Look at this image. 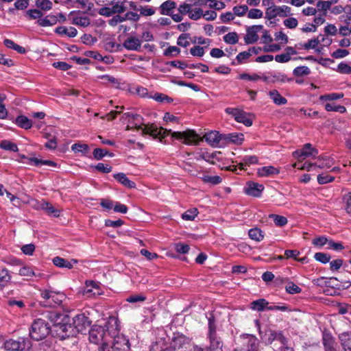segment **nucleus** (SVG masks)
<instances>
[{
	"instance_id": "nucleus-1",
	"label": "nucleus",
	"mask_w": 351,
	"mask_h": 351,
	"mask_svg": "<svg viewBox=\"0 0 351 351\" xmlns=\"http://www.w3.org/2000/svg\"><path fill=\"white\" fill-rule=\"evenodd\" d=\"M126 117H131L134 121V125L137 126V130H142L143 134H149L154 139H158L160 142L166 143L163 139L171 135V138H175L179 141H182L183 143L186 145L196 144L198 135L192 130H187L184 132H173L171 130H167L162 127L158 128L156 125L152 123L144 125L143 118L138 114H133L132 112H127L125 114Z\"/></svg>"
},
{
	"instance_id": "nucleus-2",
	"label": "nucleus",
	"mask_w": 351,
	"mask_h": 351,
	"mask_svg": "<svg viewBox=\"0 0 351 351\" xmlns=\"http://www.w3.org/2000/svg\"><path fill=\"white\" fill-rule=\"evenodd\" d=\"M107 330L110 337L113 339L112 343L110 345L104 342L99 346V351H129L130 350L129 339L124 335L119 334V327L116 318H110Z\"/></svg>"
},
{
	"instance_id": "nucleus-3",
	"label": "nucleus",
	"mask_w": 351,
	"mask_h": 351,
	"mask_svg": "<svg viewBox=\"0 0 351 351\" xmlns=\"http://www.w3.org/2000/svg\"><path fill=\"white\" fill-rule=\"evenodd\" d=\"M51 328L48 322L43 318L35 319L29 328L30 338L34 341L45 339L49 334H51Z\"/></svg>"
},
{
	"instance_id": "nucleus-4",
	"label": "nucleus",
	"mask_w": 351,
	"mask_h": 351,
	"mask_svg": "<svg viewBox=\"0 0 351 351\" xmlns=\"http://www.w3.org/2000/svg\"><path fill=\"white\" fill-rule=\"evenodd\" d=\"M32 347V341L27 337L10 338L5 340L3 343V348L6 351H29Z\"/></svg>"
},
{
	"instance_id": "nucleus-5",
	"label": "nucleus",
	"mask_w": 351,
	"mask_h": 351,
	"mask_svg": "<svg viewBox=\"0 0 351 351\" xmlns=\"http://www.w3.org/2000/svg\"><path fill=\"white\" fill-rule=\"evenodd\" d=\"M41 296L44 299L40 303L44 306L55 308L60 306L66 299V295L60 291L45 290L42 291Z\"/></svg>"
},
{
	"instance_id": "nucleus-6",
	"label": "nucleus",
	"mask_w": 351,
	"mask_h": 351,
	"mask_svg": "<svg viewBox=\"0 0 351 351\" xmlns=\"http://www.w3.org/2000/svg\"><path fill=\"white\" fill-rule=\"evenodd\" d=\"M125 0H106V6L101 8L98 13L104 16H110L115 14L123 13L125 10Z\"/></svg>"
},
{
	"instance_id": "nucleus-7",
	"label": "nucleus",
	"mask_w": 351,
	"mask_h": 351,
	"mask_svg": "<svg viewBox=\"0 0 351 351\" xmlns=\"http://www.w3.org/2000/svg\"><path fill=\"white\" fill-rule=\"evenodd\" d=\"M51 335L61 340L66 339L76 335V330L70 322H62L61 324L51 328Z\"/></svg>"
},
{
	"instance_id": "nucleus-8",
	"label": "nucleus",
	"mask_w": 351,
	"mask_h": 351,
	"mask_svg": "<svg viewBox=\"0 0 351 351\" xmlns=\"http://www.w3.org/2000/svg\"><path fill=\"white\" fill-rule=\"evenodd\" d=\"M210 346L207 351H222V342L217 335L216 326L213 316L208 317V333Z\"/></svg>"
},
{
	"instance_id": "nucleus-9",
	"label": "nucleus",
	"mask_w": 351,
	"mask_h": 351,
	"mask_svg": "<svg viewBox=\"0 0 351 351\" xmlns=\"http://www.w3.org/2000/svg\"><path fill=\"white\" fill-rule=\"evenodd\" d=\"M108 324V322L104 327L98 325H94L92 326L89 330L88 338L90 342L95 344H99L100 343L102 344L104 342L106 343L108 340V337H110L107 330Z\"/></svg>"
},
{
	"instance_id": "nucleus-10",
	"label": "nucleus",
	"mask_w": 351,
	"mask_h": 351,
	"mask_svg": "<svg viewBox=\"0 0 351 351\" xmlns=\"http://www.w3.org/2000/svg\"><path fill=\"white\" fill-rule=\"evenodd\" d=\"M263 81L267 83L285 84L293 80L292 77H288L287 75L282 72L272 71L265 73L262 75Z\"/></svg>"
},
{
	"instance_id": "nucleus-11",
	"label": "nucleus",
	"mask_w": 351,
	"mask_h": 351,
	"mask_svg": "<svg viewBox=\"0 0 351 351\" xmlns=\"http://www.w3.org/2000/svg\"><path fill=\"white\" fill-rule=\"evenodd\" d=\"M317 154V149L313 147L311 143H306L302 149L293 152V156L298 160H303L308 157L315 158Z\"/></svg>"
},
{
	"instance_id": "nucleus-12",
	"label": "nucleus",
	"mask_w": 351,
	"mask_h": 351,
	"mask_svg": "<svg viewBox=\"0 0 351 351\" xmlns=\"http://www.w3.org/2000/svg\"><path fill=\"white\" fill-rule=\"evenodd\" d=\"M291 8L287 5L277 6L274 5L272 8H267L266 9L265 14L268 19H273L278 16L285 17L291 15Z\"/></svg>"
},
{
	"instance_id": "nucleus-13",
	"label": "nucleus",
	"mask_w": 351,
	"mask_h": 351,
	"mask_svg": "<svg viewBox=\"0 0 351 351\" xmlns=\"http://www.w3.org/2000/svg\"><path fill=\"white\" fill-rule=\"evenodd\" d=\"M90 324L89 317L84 313L77 314L73 318L72 326L76 330V335L79 332L82 333Z\"/></svg>"
},
{
	"instance_id": "nucleus-14",
	"label": "nucleus",
	"mask_w": 351,
	"mask_h": 351,
	"mask_svg": "<svg viewBox=\"0 0 351 351\" xmlns=\"http://www.w3.org/2000/svg\"><path fill=\"white\" fill-rule=\"evenodd\" d=\"M189 342L184 336L177 337L173 339L169 348L162 349V351H189Z\"/></svg>"
},
{
	"instance_id": "nucleus-15",
	"label": "nucleus",
	"mask_w": 351,
	"mask_h": 351,
	"mask_svg": "<svg viewBox=\"0 0 351 351\" xmlns=\"http://www.w3.org/2000/svg\"><path fill=\"white\" fill-rule=\"evenodd\" d=\"M264 189L265 187L262 184L253 181H248L246 182L244 191L249 196L253 197H261Z\"/></svg>"
},
{
	"instance_id": "nucleus-16",
	"label": "nucleus",
	"mask_w": 351,
	"mask_h": 351,
	"mask_svg": "<svg viewBox=\"0 0 351 351\" xmlns=\"http://www.w3.org/2000/svg\"><path fill=\"white\" fill-rule=\"evenodd\" d=\"M43 316L53 324V327L61 324L62 322H70L69 315L57 311H46Z\"/></svg>"
},
{
	"instance_id": "nucleus-17",
	"label": "nucleus",
	"mask_w": 351,
	"mask_h": 351,
	"mask_svg": "<svg viewBox=\"0 0 351 351\" xmlns=\"http://www.w3.org/2000/svg\"><path fill=\"white\" fill-rule=\"evenodd\" d=\"M223 134L217 131H211L204 135L205 141L212 147H217L223 145Z\"/></svg>"
},
{
	"instance_id": "nucleus-18",
	"label": "nucleus",
	"mask_w": 351,
	"mask_h": 351,
	"mask_svg": "<svg viewBox=\"0 0 351 351\" xmlns=\"http://www.w3.org/2000/svg\"><path fill=\"white\" fill-rule=\"evenodd\" d=\"M263 25H254L247 29V34L244 38L245 41L247 44L254 43L257 41L258 36V32L263 29Z\"/></svg>"
},
{
	"instance_id": "nucleus-19",
	"label": "nucleus",
	"mask_w": 351,
	"mask_h": 351,
	"mask_svg": "<svg viewBox=\"0 0 351 351\" xmlns=\"http://www.w3.org/2000/svg\"><path fill=\"white\" fill-rule=\"evenodd\" d=\"M141 40L134 36H130L125 40L123 47L130 51H139L141 47Z\"/></svg>"
},
{
	"instance_id": "nucleus-20",
	"label": "nucleus",
	"mask_w": 351,
	"mask_h": 351,
	"mask_svg": "<svg viewBox=\"0 0 351 351\" xmlns=\"http://www.w3.org/2000/svg\"><path fill=\"white\" fill-rule=\"evenodd\" d=\"M243 341L246 343V351L258 350V340L254 335L243 333Z\"/></svg>"
},
{
	"instance_id": "nucleus-21",
	"label": "nucleus",
	"mask_w": 351,
	"mask_h": 351,
	"mask_svg": "<svg viewBox=\"0 0 351 351\" xmlns=\"http://www.w3.org/2000/svg\"><path fill=\"white\" fill-rule=\"evenodd\" d=\"M322 342L325 351H337V343L330 333L324 332L323 334Z\"/></svg>"
},
{
	"instance_id": "nucleus-22",
	"label": "nucleus",
	"mask_w": 351,
	"mask_h": 351,
	"mask_svg": "<svg viewBox=\"0 0 351 351\" xmlns=\"http://www.w3.org/2000/svg\"><path fill=\"white\" fill-rule=\"evenodd\" d=\"M113 177L119 183L128 189H134L136 184L130 180L124 173H118L113 175Z\"/></svg>"
},
{
	"instance_id": "nucleus-23",
	"label": "nucleus",
	"mask_w": 351,
	"mask_h": 351,
	"mask_svg": "<svg viewBox=\"0 0 351 351\" xmlns=\"http://www.w3.org/2000/svg\"><path fill=\"white\" fill-rule=\"evenodd\" d=\"M55 33L60 36L66 35L69 38H74L77 36V31L73 27L59 26L56 28Z\"/></svg>"
},
{
	"instance_id": "nucleus-24",
	"label": "nucleus",
	"mask_w": 351,
	"mask_h": 351,
	"mask_svg": "<svg viewBox=\"0 0 351 351\" xmlns=\"http://www.w3.org/2000/svg\"><path fill=\"white\" fill-rule=\"evenodd\" d=\"M279 173V169L274 166H265L258 168L257 170V174L259 177H268L273 175H277Z\"/></svg>"
},
{
	"instance_id": "nucleus-25",
	"label": "nucleus",
	"mask_w": 351,
	"mask_h": 351,
	"mask_svg": "<svg viewBox=\"0 0 351 351\" xmlns=\"http://www.w3.org/2000/svg\"><path fill=\"white\" fill-rule=\"evenodd\" d=\"M176 8V3L175 1L168 0L163 2L160 6V12L162 15L169 16L173 13V10Z\"/></svg>"
},
{
	"instance_id": "nucleus-26",
	"label": "nucleus",
	"mask_w": 351,
	"mask_h": 351,
	"mask_svg": "<svg viewBox=\"0 0 351 351\" xmlns=\"http://www.w3.org/2000/svg\"><path fill=\"white\" fill-rule=\"evenodd\" d=\"M339 338L344 351H351V332H343Z\"/></svg>"
},
{
	"instance_id": "nucleus-27",
	"label": "nucleus",
	"mask_w": 351,
	"mask_h": 351,
	"mask_svg": "<svg viewBox=\"0 0 351 351\" xmlns=\"http://www.w3.org/2000/svg\"><path fill=\"white\" fill-rule=\"evenodd\" d=\"M223 142L225 143L241 144V138L239 133L223 134Z\"/></svg>"
},
{
	"instance_id": "nucleus-28",
	"label": "nucleus",
	"mask_w": 351,
	"mask_h": 351,
	"mask_svg": "<svg viewBox=\"0 0 351 351\" xmlns=\"http://www.w3.org/2000/svg\"><path fill=\"white\" fill-rule=\"evenodd\" d=\"M268 304L269 302L266 300L261 298L251 302L250 308L252 310L261 312L263 311L264 310H267Z\"/></svg>"
},
{
	"instance_id": "nucleus-29",
	"label": "nucleus",
	"mask_w": 351,
	"mask_h": 351,
	"mask_svg": "<svg viewBox=\"0 0 351 351\" xmlns=\"http://www.w3.org/2000/svg\"><path fill=\"white\" fill-rule=\"evenodd\" d=\"M269 96L276 105L281 106L287 103V99L281 96L277 90H272L269 91Z\"/></svg>"
},
{
	"instance_id": "nucleus-30",
	"label": "nucleus",
	"mask_w": 351,
	"mask_h": 351,
	"mask_svg": "<svg viewBox=\"0 0 351 351\" xmlns=\"http://www.w3.org/2000/svg\"><path fill=\"white\" fill-rule=\"evenodd\" d=\"M16 124L25 130L30 129L32 126V121L24 115H19L16 118Z\"/></svg>"
},
{
	"instance_id": "nucleus-31",
	"label": "nucleus",
	"mask_w": 351,
	"mask_h": 351,
	"mask_svg": "<svg viewBox=\"0 0 351 351\" xmlns=\"http://www.w3.org/2000/svg\"><path fill=\"white\" fill-rule=\"evenodd\" d=\"M40 208L47 212V214L53 216L58 217L60 211L56 209L49 202L43 201L40 203Z\"/></svg>"
},
{
	"instance_id": "nucleus-32",
	"label": "nucleus",
	"mask_w": 351,
	"mask_h": 351,
	"mask_svg": "<svg viewBox=\"0 0 351 351\" xmlns=\"http://www.w3.org/2000/svg\"><path fill=\"white\" fill-rule=\"evenodd\" d=\"M271 337L269 339V343H271L274 341H279L281 344V348H284L285 346H287V339L285 337V336L281 332H271Z\"/></svg>"
},
{
	"instance_id": "nucleus-33",
	"label": "nucleus",
	"mask_w": 351,
	"mask_h": 351,
	"mask_svg": "<svg viewBox=\"0 0 351 351\" xmlns=\"http://www.w3.org/2000/svg\"><path fill=\"white\" fill-rule=\"evenodd\" d=\"M248 235L251 239L258 242L262 241L264 238L263 232L258 228L250 229L248 231Z\"/></svg>"
},
{
	"instance_id": "nucleus-34",
	"label": "nucleus",
	"mask_w": 351,
	"mask_h": 351,
	"mask_svg": "<svg viewBox=\"0 0 351 351\" xmlns=\"http://www.w3.org/2000/svg\"><path fill=\"white\" fill-rule=\"evenodd\" d=\"M52 261L54 265H56V267L67 269L73 268V265L71 262H69L66 259L61 258L60 256L54 257Z\"/></svg>"
},
{
	"instance_id": "nucleus-35",
	"label": "nucleus",
	"mask_w": 351,
	"mask_h": 351,
	"mask_svg": "<svg viewBox=\"0 0 351 351\" xmlns=\"http://www.w3.org/2000/svg\"><path fill=\"white\" fill-rule=\"evenodd\" d=\"M269 218L273 219L275 225L278 227H283L288 223L287 218L282 215L270 214Z\"/></svg>"
},
{
	"instance_id": "nucleus-36",
	"label": "nucleus",
	"mask_w": 351,
	"mask_h": 351,
	"mask_svg": "<svg viewBox=\"0 0 351 351\" xmlns=\"http://www.w3.org/2000/svg\"><path fill=\"white\" fill-rule=\"evenodd\" d=\"M334 164V160L330 157H323L319 159V164L316 165L320 169H330Z\"/></svg>"
},
{
	"instance_id": "nucleus-37",
	"label": "nucleus",
	"mask_w": 351,
	"mask_h": 351,
	"mask_svg": "<svg viewBox=\"0 0 351 351\" xmlns=\"http://www.w3.org/2000/svg\"><path fill=\"white\" fill-rule=\"evenodd\" d=\"M201 179L204 182L210 184L211 185H217L221 182L222 179L219 176L204 175Z\"/></svg>"
},
{
	"instance_id": "nucleus-38",
	"label": "nucleus",
	"mask_w": 351,
	"mask_h": 351,
	"mask_svg": "<svg viewBox=\"0 0 351 351\" xmlns=\"http://www.w3.org/2000/svg\"><path fill=\"white\" fill-rule=\"evenodd\" d=\"M0 147L4 150L17 152L19 148L16 144L8 141L3 140L0 143Z\"/></svg>"
},
{
	"instance_id": "nucleus-39",
	"label": "nucleus",
	"mask_w": 351,
	"mask_h": 351,
	"mask_svg": "<svg viewBox=\"0 0 351 351\" xmlns=\"http://www.w3.org/2000/svg\"><path fill=\"white\" fill-rule=\"evenodd\" d=\"M324 108L326 111L330 112H338L339 113H344L346 111V108L343 106L335 105V104L327 103L324 105Z\"/></svg>"
},
{
	"instance_id": "nucleus-40",
	"label": "nucleus",
	"mask_w": 351,
	"mask_h": 351,
	"mask_svg": "<svg viewBox=\"0 0 351 351\" xmlns=\"http://www.w3.org/2000/svg\"><path fill=\"white\" fill-rule=\"evenodd\" d=\"M311 73L310 69L306 66H300L295 67L293 71V74L296 77L308 75Z\"/></svg>"
},
{
	"instance_id": "nucleus-41",
	"label": "nucleus",
	"mask_w": 351,
	"mask_h": 351,
	"mask_svg": "<svg viewBox=\"0 0 351 351\" xmlns=\"http://www.w3.org/2000/svg\"><path fill=\"white\" fill-rule=\"evenodd\" d=\"M225 111L234 117L238 123H241V112L240 110L236 108H227Z\"/></svg>"
},
{
	"instance_id": "nucleus-42",
	"label": "nucleus",
	"mask_w": 351,
	"mask_h": 351,
	"mask_svg": "<svg viewBox=\"0 0 351 351\" xmlns=\"http://www.w3.org/2000/svg\"><path fill=\"white\" fill-rule=\"evenodd\" d=\"M36 5L43 10H49L52 8L53 3L50 0H36Z\"/></svg>"
},
{
	"instance_id": "nucleus-43",
	"label": "nucleus",
	"mask_w": 351,
	"mask_h": 351,
	"mask_svg": "<svg viewBox=\"0 0 351 351\" xmlns=\"http://www.w3.org/2000/svg\"><path fill=\"white\" fill-rule=\"evenodd\" d=\"M198 214L197 208H192L186 210L182 215V218L186 221H193Z\"/></svg>"
},
{
	"instance_id": "nucleus-44",
	"label": "nucleus",
	"mask_w": 351,
	"mask_h": 351,
	"mask_svg": "<svg viewBox=\"0 0 351 351\" xmlns=\"http://www.w3.org/2000/svg\"><path fill=\"white\" fill-rule=\"evenodd\" d=\"M343 97V93H333L321 95L319 97V99L321 101H334V100L340 99Z\"/></svg>"
},
{
	"instance_id": "nucleus-45",
	"label": "nucleus",
	"mask_w": 351,
	"mask_h": 351,
	"mask_svg": "<svg viewBox=\"0 0 351 351\" xmlns=\"http://www.w3.org/2000/svg\"><path fill=\"white\" fill-rule=\"evenodd\" d=\"M19 274L21 276L26 277L27 279L31 278L35 275L32 268L28 266L21 267L19 271Z\"/></svg>"
},
{
	"instance_id": "nucleus-46",
	"label": "nucleus",
	"mask_w": 351,
	"mask_h": 351,
	"mask_svg": "<svg viewBox=\"0 0 351 351\" xmlns=\"http://www.w3.org/2000/svg\"><path fill=\"white\" fill-rule=\"evenodd\" d=\"M223 40L228 44L234 45L238 43L239 36L236 32H230L223 36Z\"/></svg>"
},
{
	"instance_id": "nucleus-47",
	"label": "nucleus",
	"mask_w": 351,
	"mask_h": 351,
	"mask_svg": "<svg viewBox=\"0 0 351 351\" xmlns=\"http://www.w3.org/2000/svg\"><path fill=\"white\" fill-rule=\"evenodd\" d=\"M317 179L319 184H325L333 182L335 177L328 174L321 173L317 176Z\"/></svg>"
},
{
	"instance_id": "nucleus-48",
	"label": "nucleus",
	"mask_w": 351,
	"mask_h": 351,
	"mask_svg": "<svg viewBox=\"0 0 351 351\" xmlns=\"http://www.w3.org/2000/svg\"><path fill=\"white\" fill-rule=\"evenodd\" d=\"M71 149L74 152H81L83 154H86L88 152V146L86 144L75 143L72 145Z\"/></svg>"
},
{
	"instance_id": "nucleus-49",
	"label": "nucleus",
	"mask_w": 351,
	"mask_h": 351,
	"mask_svg": "<svg viewBox=\"0 0 351 351\" xmlns=\"http://www.w3.org/2000/svg\"><path fill=\"white\" fill-rule=\"evenodd\" d=\"M285 290L290 294L299 293L302 291V289L293 282H290L286 285Z\"/></svg>"
},
{
	"instance_id": "nucleus-50",
	"label": "nucleus",
	"mask_w": 351,
	"mask_h": 351,
	"mask_svg": "<svg viewBox=\"0 0 351 351\" xmlns=\"http://www.w3.org/2000/svg\"><path fill=\"white\" fill-rule=\"evenodd\" d=\"M320 43L319 37L308 40L306 43L302 45V47L305 49H315V47Z\"/></svg>"
},
{
	"instance_id": "nucleus-51",
	"label": "nucleus",
	"mask_w": 351,
	"mask_h": 351,
	"mask_svg": "<svg viewBox=\"0 0 351 351\" xmlns=\"http://www.w3.org/2000/svg\"><path fill=\"white\" fill-rule=\"evenodd\" d=\"M258 159L256 156H245L243 157V170L245 169L244 167L250 165L258 163Z\"/></svg>"
},
{
	"instance_id": "nucleus-52",
	"label": "nucleus",
	"mask_w": 351,
	"mask_h": 351,
	"mask_svg": "<svg viewBox=\"0 0 351 351\" xmlns=\"http://www.w3.org/2000/svg\"><path fill=\"white\" fill-rule=\"evenodd\" d=\"M314 258L318 262L326 264L330 262V256L323 252H317L314 255Z\"/></svg>"
},
{
	"instance_id": "nucleus-53",
	"label": "nucleus",
	"mask_w": 351,
	"mask_h": 351,
	"mask_svg": "<svg viewBox=\"0 0 351 351\" xmlns=\"http://www.w3.org/2000/svg\"><path fill=\"white\" fill-rule=\"evenodd\" d=\"M108 154V150L102 148H95L93 152V157L95 160H101Z\"/></svg>"
},
{
	"instance_id": "nucleus-54",
	"label": "nucleus",
	"mask_w": 351,
	"mask_h": 351,
	"mask_svg": "<svg viewBox=\"0 0 351 351\" xmlns=\"http://www.w3.org/2000/svg\"><path fill=\"white\" fill-rule=\"evenodd\" d=\"M11 275L8 269L6 268H0V282H8L11 280Z\"/></svg>"
},
{
	"instance_id": "nucleus-55",
	"label": "nucleus",
	"mask_w": 351,
	"mask_h": 351,
	"mask_svg": "<svg viewBox=\"0 0 351 351\" xmlns=\"http://www.w3.org/2000/svg\"><path fill=\"white\" fill-rule=\"evenodd\" d=\"M180 53V48L176 46H170L164 51V55L165 56L173 57L178 56Z\"/></svg>"
},
{
	"instance_id": "nucleus-56",
	"label": "nucleus",
	"mask_w": 351,
	"mask_h": 351,
	"mask_svg": "<svg viewBox=\"0 0 351 351\" xmlns=\"http://www.w3.org/2000/svg\"><path fill=\"white\" fill-rule=\"evenodd\" d=\"M73 23L82 27H87L90 24V20L86 16L76 17L73 19Z\"/></svg>"
},
{
	"instance_id": "nucleus-57",
	"label": "nucleus",
	"mask_w": 351,
	"mask_h": 351,
	"mask_svg": "<svg viewBox=\"0 0 351 351\" xmlns=\"http://www.w3.org/2000/svg\"><path fill=\"white\" fill-rule=\"evenodd\" d=\"M189 38V34H182L178 38L177 44L179 46L186 47L189 45V42L188 40Z\"/></svg>"
},
{
	"instance_id": "nucleus-58",
	"label": "nucleus",
	"mask_w": 351,
	"mask_h": 351,
	"mask_svg": "<svg viewBox=\"0 0 351 351\" xmlns=\"http://www.w3.org/2000/svg\"><path fill=\"white\" fill-rule=\"evenodd\" d=\"M331 5L328 1H320L317 3V10L326 13L330 10Z\"/></svg>"
},
{
	"instance_id": "nucleus-59",
	"label": "nucleus",
	"mask_w": 351,
	"mask_h": 351,
	"mask_svg": "<svg viewBox=\"0 0 351 351\" xmlns=\"http://www.w3.org/2000/svg\"><path fill=\"white\" fill-rule=\"evenodd\" d=\"M254 120V114L243 112V125L250 127L252 125Z\"/></svg>"
},
{
	"instance_id": "nucleus-60",
	"label": "nucleus",
	"mask_w": 351,
	"mask_h": 351,
	"mask_svg": "<svg viewBox=\"0 0 351 351\" xmlns=\"http://www.w3.org/2000/svg\"><path fill=\"white\" fill-rule=\"evenodd\" d=\"M261 49L260 47H252L248 49L247 51H243V60L245 59H247L250 56L253 54H258L261 51Z\"/></svg>"
},
{
	"instance_id": "nucleus-61",
	"label": "nucleus",
	"mask_w": 351,
	"mask_h": 351,
	"mask_svg": "<svg viewBox=\"0 0 351 351\" xmlns=\"http://www.w3.org/2000/svg\"><path fill=\"white\" fill-rule=\"evenodd\" d=\"M205 53L204 47L199 45L191 48L190 53L193 56L202 57Z\"/></svg>"
},
{
	"instance_id": "nucleus-62",
	"label": "nucleus",
	"mask_w": 351,
	"mask_h": 351,
	"mask_svg": "<svg viewBox=\"0 0 351 351\" xmlns=\"http://www.w3.org/2000/svg\"><path fill=\"white\" fill-rule=\"evenodd\" d=\"M263 15V12L256 8L251 9L247 13V16L249 19H261Z\"/></svg>"
},
{
	"instance_id": "nucleus-63",
	"label": "nucleus",
	"mask_w": 351,
	"mask_h": 351,
	"mask_svg": "<svg viewBox=\"0 0 351 351\" xmlns=\"http://www.w3.org/2000/svg\"><path fill=\"white\" fill-rule=\"evenodd\" d=\"M139 12L141 15L145 16H152L155 13L154 9L149 5H146V6L140 5Z\"/></svg>"
},
{
	"instance_id": "nucleus-64",
	"label": "nucleus",
	"mask_w": 351,
	"mask_h": 351,
	"mask_svg": "<svg viewBox=\"0 0 351 351\" xmlns=\"http://www.w3.org/2000/svg\"><path fill=\"white\" fill-rule=\"evenodd\" d=\"M343 200L346 202V210L348 214H351V192L346 193L343 196Z\"/></svg>"
}]
</instances>
